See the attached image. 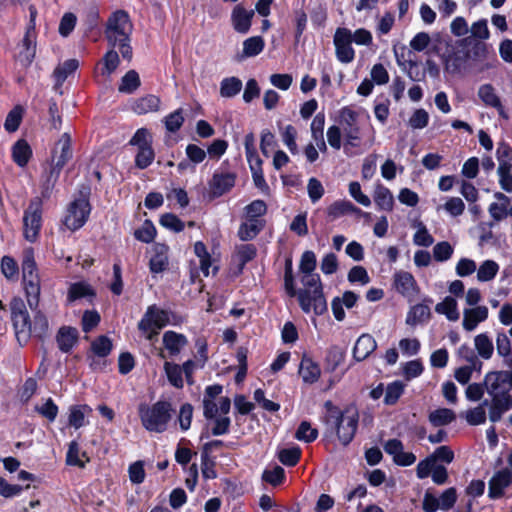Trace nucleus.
Instances as JSON below:
<instances>
[{"label": "nucleus", "instance_id": "nucleus-57", "mask_svg": "<svg viewBox=\"0 0 512 512\" xmlns=\"http://www.w3.org/2000/svg\"><path fill=\"white\" fill-rule=\"evenodd\" d=\"M418 229L413 236V242L417 246L429 247L433 244L434 238L423 223H418Z\"/></svg>", "mask_w": 512, "mask_h": 512}, {"label": "nucleus", "instance_id": "nucleus-14", "mask_svg": "<svg viewBox=\"0 0 512 512\" xmlns=\"http://www.w3.org/2000/svg\"><path fill=\"white\" fill-rule=\"evenodd\" d=\"M254 15L253 9H246L242 4L235 5L230 18L233 29L237 33L247 34L250 31Z\"/></svg>", "mask_w": 512, "mask_h": 512}, {"label": "nucleus", "instance_id": "nucleus-52", "mask_svg": "<svg viewBox=\"0 0 512 512\" xmlns=\"http://www.w3.org/2000/svg\"><path fill=\"white\" fill-rule=\"evenodd\" d=\"M103 75H111L119 66L120 59L117 51L111 47L110 50L106 52L103 59Z\"/></svg>", "mask_w": 512, "mask_h": 512}, {"label": "nucleus", "instance_id": "nucleus-15", "mask_svg": "<svg viewBox=\"0 0 512 512\" xmlns=\"http://www.w3.org/2000/svg\"><path fill=\"white\" fill-rule=\"evenodd\" d=\"M235 184L233 173L216 171L208 183L209 192L213 197H220L227 193Z\"/></svg>", "mask_w": 512, "mask_h": 512}, {"label": "nucleus", "instance_id": "nucleus-59", "mask_svg": "<svg viewBox=\"0 0 512 512\" xmlns=\"http://www.w3.org/2000/svg\"><path fill=\"white\" fill-rule=\"evenodd\" d=\"M318 436V431L311 427L310 423L307 421H303L300 423L295 437L307 443L314 441Z\"/></svg>", "mask_w": 512, "mask_h": 512}, {"label": "nucleus", "instance_id": "nucleus-50", "mask_svg": "<svg viewBox=\"0 0 512 512\" xmlns=\"http://www.w3.org/2000/svg\"><path fill=\"white\" fill-rule=\"evenodd\" d=\"M93 295L94 293L88 284L78 282L70 286L67 298L70 302H73L75 300L84 297H91Z\"/></svg>", "mask_w": 512, "mask_h": 512}, {"label": "nucleus", "instance_id": "nucleus-43", "mask_svg": "<svg viewBox=\"0 0 512 512\" xmlns=\"http://www.w3.org/2000/svg\"><path fill=\"white\" fill-rule=\"evenodd\" d=\"M476 271L478 281L488 282L496 277L499 265L493 260H485Z\"/></svg>", "mask_w": 512, "mask_h": 512}, {"label": "nucleus", "instance_id": "nucleus-25", "mask_svg": "<svg viewBox=\"0 0 512 512\" xmlns=\"http://www.w3.org/2000/svg\"><path fill=\"white\" fill-rule=\"evenodd\" d=\"M78 330L74 327L64 326L57 333V344L62 352H69L78 341Z\"/></svg>", "mask_w": 512, "mask_h": 512}, {"label": "nucleus", "instance_id": "nucleus-5", "mask_svg": "<svg viewBox=\"0 0 512 512\" xmlns=\"http://www.w3.org/2000/svg\"><path fill=\"white\" fill-rule=\"evenodd\" d=\"M172 405L168 401H158L149 406L141 403L138 414L143 427L149 432L162 433L166 431L172 418Z\"/></svg>", "mask_w": 512, "mask_h": 512}, {"label": "nucleus", "instance_id": "nucleus-48", "mask_svg": "<svg viewBox=\"0 0 512 512\" xmlns=\"http://www.w3.org/2000/svg\"><path fill=\"white\" fill-rule=\"evenodd\" d=\"M404 384L401 381H394L387 385L384 392V403L395 404L404 392Z\"/></svg>", "mask_w": 512, "mask_h": 512}, {"label": "nucleus", "instance_id": "nucleus-40", "mask_svg": "<svg viewBox=\"0 0 512 512\" xmlns=\"http://www.w3.org/2000/svg\"><path fill=\"white\" fill-rule=\"evenodd\" d=\"M455 420V413L448 408H439L429 414V421L433 426H445Z\"/></svg>", "mask_w": 512, "mask_h": 512}, {"label": "nucleus", "instance_id": "nucleus-47", "mask_svg": "<svg viewBox=\"0 0 512 512\" xmlns=\"http://www.w3.org/2000/svg\"><path fill=\"white\" fill-rule=\"evenodd\" d=\"M164 370L167 375L168 381L176 388H182L184 381L182 378V368L178 364L171 362L164 363Z\"/></svg>", "mask_w": 512, "mask_h": 512}, {"label": "nucleus", "instance_id": "nucleus-33", "mask_svg": "<svg viewBox=\"0 0 512 512\" xmlns=\"http://www.w3.org/2000/svg\"><path fill=\"white\" fill-rule=\"evenodd\" d=\"M79 66V62L76 59H69L63 64L55 68L53 77L55 79L54 89L58 91L62 83L66 80L68 75L73 73Z\"/></svg>", "mask_w": 512, "mask_h": 512}, {"label": "nucleus", "instance_id": "nucleus-54", "mask_svg": "<svg viewBox=\"0 0 512 512\" xmlns=\"http://www.w3.org/2000/svg\"><path fill=\"white\" fill-rule=\"evenodd\" d=\"M134 236L141 242L150 243L156 236V229L150 220H146L143 225L134 232Z\"/></svg>", "mask_w": 512, "mask_h": 512}, {"label": "nucleus", "instance_id": "nucleus-19", "mask_svg": "<svg viewBox=\"0 0 512 512\" xmlns=\"http://www.w3.org/2000/svg\"><path fill=\"white\" fill-rule=\"evenodd\" d=\"M168 251L169 247L165 244L156 243L153 245V255L149 261V269L152 274L162 273L168 268Z\"/></svg>", "mask_w": 512, "mask_h": 512}, {"label": "nucleus", "instance_id": "nucleus-58", "mask_svg": "<svg viewBox=\"0 0 512 512\" xmlns=\"http://www.w3.org/2000/svg\"><path fill=\"white\" fill-rule=\"evenodd\" d=\"M92 351L98 357H106L112 350V342L106 336H100L91 344Z\"/></svg>", "mask_w": 512, "mask_h": 512}, {"label": "nucleus", "instance_id": "nucleus-12", "mask_svg": "<svg viewBox=\"0 0 512 512\" xmlns=\"http://www.w3.org/2000/svg\"><path fill=\"white\" fill-rule=\"evenodd\" d=\"M471 54L464 49L448 53L444 58V69L452 75H462L469 71Z\"/></svg>", "mask_w": 512, "mask_h": 512}, {"label": "nucleus", "instance_id": "nucleus-6", "mask_svg": "<svg viewBox=\"0 0 512 512\" xmlns=\"http://www.w3.org/2000/svg\"><path fill=\"white\" fill-rule=\"evenodd\" d=\"M22 284L27 304L31 310H36L40 302V277L34 259V250L28 247L23 252Z\"/></svg>", "mask_w": 512, "mask_h": 512}, {"label": "nucleus", "instance_id": "nucleus-10", "mask_svg": "<svg viewBox=\"0 0 512 512\" xmlns=\"http://www.w3.org/2000/svg\"><path fill=\"white\" fill-rule=\"evenodd\" d=\"M90 211L88 200L84 198L74 200L68 207V213L64 219L65 226L72 231L81 228L88 220Z\"/></svg>", "mask_w": 512, "mask_h": 512}, {"label": "nucleus", "instance_id": "nucleus-41", "mask_svg": "<svg viewBox=\"0 0 512 512\" xmlns=\"http://www.w3.org/2000/svg\"><path fill=\"white\" fill-rule=\"evenodd\" d=\"M496 157L499 162L498 168L501 171L503 169L512 170V147L505 142L498 144L496 150Z\"/></svg>", "mask_w": 512, "mask_h": 512}, {"label": "nucleus", "instance_id": "nucleus-26", "mask_svg": "<svg viewBox=\"0 0 512 512\" xmlns=\"http://www.w3.org/2000/svg\"><path fill=\"white\" fill-rule=\"evenodd\" d=\"M162 341L164 347L169 351L170 355L179 354L181 349L188 343L185 335L171 330L166 331L163 334Z\"/></svg>", "mask_w": 512, "mask_h": 512}, {"label": "nucleus", "instance_id": "nucleus-27", "mask_svg": "<svg viewBox=\"0 0 512 512\" xmlns=\"http://www.w3.org/2000/svg\"><path fill=\"white\" fill-rule=\"evenodd\" d=\"M374 202L379 210L392 211L394 197L392 192L382 184H377L373 193Z\"/></svg>", "mask_w": 512, "mask_h": 512}, {"label": "nucleus", "instance_id": "nucleus-1", "mask_svg": "<svg viewBox=\"0 0 512 512\" xmlns=\"http://www.w3.org/2000/svg\"><path fill=\"white\" fill-rule=\"evenodd\" d=\"M484 386L491 397L489 420L496 423L512 409V369L488 372L484 377Z\"/></svg>", "mask_w": 512, "mask_h": 512}, {"label": "nucleus", "instance_id": "nucleus-4", "mask_svg": "<svg viewBox=\"0 0 512 512\" xmlns=\"http://www.w3.org/2000/svg\"><path fill=\"white\" fill-rule=\"evenodd\" d=\"M301 282L304 286L298 292L301 309L305 313L313 311L316 315L324 314L327 311V302L323 294L320 276L313 272L305 273Z\"/></svg>", "mask_w": 512, "mask_h": 512}, {"label": "nucleus", "instance_id": "nucleus-2", "mask_svg": "<svg viewBox=\"0 0 512 512\" xmlns=\"http://www.w3.org/2000/svg\"><path fill=\"white\" fill-rule=\"evenodd\" d=\"M133 23L125 10H116L107 19L105 38L113 49L118 48L122 57L128 61L132 59L131 35Z\"/></svg>", "mask_w": 512, "mask_h": 512}, {"label": "nucleus", "instance_id": "nucleus-36", "mask_svg": "<svg viewBox=\"0 0 512 512\" xmlns=\"http://www.w3.org/2000/svg\"><path fill=\"white\" fill-rule=\"evenodd\" d=\"M474 346L481 358L489 360L492 357L494 346L492 340L486 333H481L475 336Z\"/></svg>", "mask_w": 512, "mask_h": 512}, {"label": "nucleus", "instance_id": "nucleus-3", "mask_svg": "<svg viewBox=\"0 0 512 512\" xmlns=\"http://www.w3.org/2000/svg\"><path fill=\"white\" fill-rule=\"evenodd\" d=\"M327 408L326 424L335 430L343 445L349 444L357 430L359 414L355 407H347L343 412L330 401L325 403Z\"/></svg>", "mask_w": 512, "mask_h": 512}, {"label": "nucleus", "instance_id": "nucleus-55", "mask_svg": "<svg viewBox=\"0 0 512 512\" xmlns=\"http://www.w3.org/2000/svg\"><path fill=\"white\" fill-rule=\"evenodd\" d=\"M454 249L447 241L437 243L433 247V257L438 262L448 261L453 255Z\"/></svg>", "mask_w": 512, "mask_h": 512}, {"label": "nucleus", "instance_id": "nucleus-9", "mask_svg": "<svg viewBox=\"0 0 512 512\" xmlns=\"http://www.w3.org/2000/svg\"><path fill=\"white\" fill-rule=\"evenodd\" d=\"M169 322L170 312L153 304L148 306L138 323V329L147 334V339L152 340Z\"/></svg>", "mask_w": 512, "mask_h": 512}, {"label": "nucleus", "instance_id": "nucleus-34", "mask_svg": "<svg viewBox=\"0 0 512 512\" xmlns=\"http://www.w3.org/2000/svg\"><path fill=\"white\" fill-rule=\"evenodd\" d=\"M477 95L485 106L492 108H500V97L496 93V89L490 83L479 86Z\"/></svg>", "mask_w": 512, "mask_h": 512}, {"label": "nucleus", "instance_id": "nucleus-61", "mask_svg": "<svg viewBox=\"0 0 512 512\" xmlns=\"http://www.w3.org/2000/svg\"><path fill=\"white\" fill-rule=\"evenodd\" d=\"M345 145L359 147L361 142L360 129L358 126L348 123L344 128Z\"/></svg>", "mask_w": 512, "mask_h": 512}, {"label": "nucleus", "instance_id": "nucleus-37", "mask_svg": "<svg viewBox=\"0 0 512 512\" xmlns=\"http://www.w3.org/2000/svg\"><path fill=\"white\" fill-rule=\"evenodd\" d=\"M262 228L263 224L259 219L248 218V221L240 226L238 236L243 241L251 240L258 235Z\"/></svg>", "mask_w": 512, "mask_h": 512}, {"label": "nucleus", "instance_id": "nucleus-64", "mask_svg": "<svg viewBox=\"0 0 512 512\" xmlns=\"http://www.w3.org/2000/svg\"><path fill=\"white\" fill-rule=\"evenodd\" d=\"M160 224L173 232H181L184 229V223L172 213L162 215Z\"/></svg>", "mask_w": 512, "mask_h": 512}, {"label": "nucleus", "instance_id": "nucleus-16", "mask_svg": "<svg viewBox=\"0 0 512 512\" xmlns=\"http://www.w3.org/2000/svg\"><path fill=\"white\" fill-rule=\"evenodd\" d=\"M393 285L398 293L404 297H411L418 291V285L414 276L407 271H397L393 276Z\"/></svg>", "mask_w": 512, "mask_h": 512}, {"label": "nucleus", "instance_id": "nucleus-23", "mask_svg": "<svg viewBox=\"0 0 512 512\" xmlns=\"http://www.w3.org/2000/svg\"><path fill=\"white\" fill-rule=\"evenodd\" d=\"M377 348L376 340L370 334H362L353 348V357L357 361L365 360Z\"/></svg>", "mask_w": 512, "mask_h": 512}, {"label": "nucleus", "instance_id": "nucleus-11", "mask_svg": "<svg viewBox=\"0 0 512 512\" xmlns=\"http://www.w3.org/2000/svg\"><path fill=\"white\" fill-rule=\"evenodd\" d=\"M333 42L336 58L341 63H351L355 58V50L352 47L351 30L344 27L337 28Z\"/></svg>", "mask_w": 512, "mask_h": 512}, {"label": "nucleus", "instance_id": "nucleus-53", "mask_svg": "<svg viewBox=\"0 0 512 512\" xmlns=\"http://www.w3.org/2000/svg\"><path fill=\"white\" fill-rule=\"evenodd\" d=\"M301 456V450L298 447L282 449L278 453L279 461L286 466H295Z\"/></svg>", "mask_w": 512, "mask_h": 512}, {"label": "nucleus", "instance_id": "nucleus-28", "mask_svg": "<svg viewBox=\"0 0 512 512\" xmlns=\"http://www.w3.org/2000/svg\"><path fill=\"white\" fill-rule=\"evenodd\" d=\"M361 210L348 200H338L327 208V215L331 220H336L344 215L360 213Z\"/></svg>", "mask_w": 512, "mask_h": 512}, {"label": "nucleus", "instance_id": "nucleus-63", "mask_svg": "<svg viewBox=\"0 0 512 512\" xmlns=\"http://www.w3.org/2000/svg\"><path fill=\"white\" fill-rule=\"evenodd\" d=\"M477 270L476 262L469 258H461L455 267V272L459 277H467Z\"/></svg>", "mask_w": 512, "mask_h": 512}, {"label": "nucleus", "instance_id": "nucleus-35", "mask_svg": "<svg viewBox=\"0 0 512 512\" xmlns=\"http://www.w3.org/2000/svg\"><path fill=\"white\" fill-rule=\"evenodd\" d=\"M435 311L445 315L449 321H457L460 317L457 301L451 296H446L442 302L437 303Z\"/></svg>", "mask_w": 512, "mask_h": 512}, {"label": "nucleus", "instance_id": "nucleus-13", "mask_svg": "<svg viewBox=\"0 0 512 512\" xmlns=\"http://www.w3.org/2000/svg\"><path fill=\"white\" fill-rule=\"evenodd\" d=\"M71 158V136L68 132H64L52 150V166L62 170Z\"/></svg>", "mask_w": 512, "mask_h": 512}, {"label": "nucleus", "instance_id": "nucleus-24", "mask_svg": "<svg viewBox=\"0 0 512 512\" xmlns=\"http://www.w3.org/2000/svg\"><path fill=\"white\" fill-rule=\"evenodd\" d=\"M496 351L502 358L503 365L512 368V347L508 335L504 331H498L496 334Z\"/></svg>", "mask_w": 512, "mask_h": 512}, {"label": "nucleus", "instance_id": "nucleus-60", "mask_svg": "<svg viewBox=\"0 0 512 512\" xmlns=\"http://www.w3.org/2000/svg\"><path fill=\"white\" fill-rule=\"evenodd\" d=\"M184 122L183 110L177 109L174 112L167 115L164 119V124L169 132L178 131Z\"/></svg>", "mask_w": 512, "mask_h": 512}, {"label": "nucleus", "instance_id": "nucleus-20", "mask_svg": "<svg viewBox=\"0 0 512 512\" xmlns=\"http://www.w3.org/2000/svg\"><path fill=\"white\" fill-rule=\"evenodd\" d=\"M433 299L424 297L422 303L412 306L407 314L406 323L411 326L427 322L431 316L430 304Z\"/></svg>", "mask_w": 512, "mask_h": 512}, {"label": "nucleus", "instance_id": "nucleus-8", "mask_svg": "<svg viewBox=\"0 0 512 512\" xmlns=\"http://www.w3.org/2000/svg\"><path fill=\"white\" fill-rule=\"evenodd\" d=\"M43 204L40 198H32L23 213V236L28 242L34 243L39 237L42 227Z\"/></svg>", "mask_w": 512, "mask_h": 512}, {"label": "nucleus", "instance_id": "nucleus-42", "mask_svg": "<svg viewBox=\"0 0 512 512\" xmlns=\"http://www.w3.org/2000/svg\"><path fill=\"white\" fill-rule=\"evenodd\" d=\"M265 47L264 39L261 36L249 37L243 42V56L254 57L259 55Z\"/></svg>", "mask_w": 512, "mask_h": 512}, {"label": "nucleus", "instance_id": "nucleus-7", "mask_svg": "<svg viewBox=\"0 0 512 512\" xmlns=\"http://www.w3.org/2000/svg\"><path fill=\"white\" fill-rule=\"evenodd\" d=\"M11 319L19 343H26L32 335V321L24 301L14 297L10 302Z\"/></svg>", "mask_w": 512, "mask_h": 512}, {"label": "nucleus", "instance_id": "nucleus-32", "mask_svg": "<svg viewBox=\"0 0 512 512\" xmlns=\"http://www.w3.org/2000/svg\"><path fill=\"white\" fill-rule=\"evenodd\" d=\"M160 99L154 95H147L136 99L132 104V110L139 115L155 112L159 109Z\"/></svg>", "mask_w": 512, "mask_h": 512}, {"label": "nucleus", "instance_id": "nucleus-38", "mask_svg": "<svg viewBox=\"0 0 512 512\" xmlns=\"http://www.w3.org/2000/svg\"><path fill=\"white\" fill-rule=\"evenodd\" d=\"M213 421V427L211 429V435L220 436L225 435L229 432L231 426V419L227 415H223L220 417H215V419H211ZM210 433L208 430H204L201 433V439L209 438Z\"/></svg>", "mask_w": 512, "mask_h": 512}, {"label": "nucleus", "instance_id": "nucleus-18", "mask_svg": "<svg viewBox=\"0 0 512 512\" xmlns=\"http://www.w3.org/2000/svg\"><path fill=\"white\" fill-rule=\"evenodd\" d=\"M488 315V308L484 305L464 309L462 321L463 329L468 332L474 331L479 323L487 320Z\"/></svg>", "mask_w": 512, "mask_h": 512}, {"label": "nucleus", "instance_id": "nucleus-62", "mask_svg": "<svg viewBox=\"0 0 512 512\" xmlns=\"http://www.w3.org/2000/svg\"><path fill=\"white\" fill-rule=\"evenodd\" d=\"M35 410L50 422H53L58 415V406L51 398L46 399L41 406H36Z\"/></svg>", "mask_w": 512, "mask_h": 512}, {"label": "nucleus", "instance_id": "nucleus-49", "mask_svg": "<svg viewBox=\"0 0 512 512\" xmlns=\"http://www.w3.org/2000/svg\"><path fill=\"white\" fill-rule=\"evenodd\" d=\"M23 116L21 106H15L6 116L4 128L7 132L12 133L18 130Z\"/></svg>", "mask_w": 512, "mask_h": 512}, {"label": "nucleus", "instance_id": "nucleus-39", "mask_svg": "<svg viewBox=\"0 0 512 512\" xmlns=\"http://www.w3.org/2000/svg\"><path fill=\"white\" fill-rule=\"evenodd\" d=\"M140 84L139 74L135 70H129L122 77L118 90L121 93L131 94L139 88Z\"/></svg>", "mask_w": 512, "mask_h": 512}, {"label": "nucleus", "instance_id": "nucleus-56", "mask_svg": "<svg viewBox=\"0 0 512 512\" xmlns=\"http://www.w3.org/2000/svg\"><path fill=\"white\" fill-rule=\"evenodd\" d=\"M154 157L155 153L151 146L140 148L135 157V165L139 169H145L152 164Z\"/></svg>", "mask_w": 512, "mask_h": 512}, {"label": "nucleus", "instance_id": "nucleus-44", "mask_svg": "<svg viewBox=\"0 0 512 512\" xmlns=\"http://www.w3.org/2000/svg\"><path fill=\"white\" fill-rule=\"evenodd\" d=\"M242 88V82L237 77L224 78L220 84V95L224 98L236 96Z\"/></svg>", "mask_w": 512, "mask_h": 512}, {"label": "nucleus", "instance_id": "nucleus-45", "mask_svg": "<svg viewBox=\"0 0 512 512\" xmlns=\"http://www.w3.org/2000/svg\"><path fill=\"white\" fill-rule=\"evenodd\" d=\"M489 404V401L486 399L480 405L473 409H469L465 413V419L470 425H480L486 422V411L485 406Z\"/></svg>", "mask_w": 512, "mask_h": 512}, {"label": "nucleus", "instance_id": "nucleus-29", "mask_svg": "<svg viewBox=\"0 0 512 512\" xmlns=\"http://www.w3.org/2000/svg\"><path fill=\"white\" fill-rule=\"evenodd\" d=\"M32 156V149L28 142L19 139L12 147L13 161L20 167H25Z\"/></svg>", "mask_w": 512, "mask_h": 512}, {"label": "nucleus", "instance_id": "nucleus-22", "mask_svg": "<svg viewBox=\"0 0 512 512\" xmlns=\"http://www.w3.org/2000/svg\"><path fill=\"white\" fill-rule=\"evenodd\" d=\"M202 404L205 419H215L218 412L227 415L231 408V400L228 397H220L218 404L215 400L203 399Z\"/></svg>", "mask_w": 512, "mask_h": 512}, {"label": "nucleus", "instance_id": "nucleus-46", "mask_svg": "<svg viewBox=\"0 0 512 512\" xmlns=\"http://www.w3.org/2000/svg\"><path fill=\"white\" fill-rule=\"evenodd\" d=\"M34 312L33 321H32V334L41 338L43 337L49 328L48 320L44 313L39 310V306L36 310H32Z\"/></svg>", "mask_w": 512, "mask_h": 512}, {"label": "nucleus", "instance_id": "nucleus-17", "mask_svg": "<svg viewBox=\"0 0 512 512\" xmlns=\"http://www.w3.org/2000/svg\"><path fill=\"white\" fill-rule=\"evenodd\" d=\"M512 483V473L505 468L496 472L489 481L488 495L492 499L502 497L504 490Z\"/></svg>", "mask_w": 512, "mask_h": 512}, {"label": "nucleus", "instance_id": "nucleus-51", "mask_svg": "<svg viewBox=\"0 0 512 512\" xmlns=\"http://www.w3.org/2000/svg\"><path fill=\"white\" fill-rule=\"evenodd\" d=\"M282 141L292 154H298V146L296 143L297 130L293 125L285 126L281 131Z\"/></svg>", "mask_w": 512, "mask_h": 512}, {"label": "nucleus", "instance_id": "nucleus-30", "mask_svg": "<svg viewBox=\"0 0 512 512\" xmlns=\"http://www.w3.org/2000/svg\"><path fill=\"white\" fill-rule=\"evenodd\" d=\"M92 412L90 406L86 404L73 405L69 408L68 422L75 429H79L86 424L85 418Z\"/></svg>", "mask_w": 512, "mask_h": 512}, {"label": "nucleus", "instance_id": "nucleus-21", "mask_svg": "<svg viewBox=\"0 0 512 512\" xmlns=\"http://www.w3.org/2000/svg\"><path fill=\"white\" fill-rule=\"evenodd\" d=\"M61 170L51 166L49 171H46L40 181V195L35 196L34 198H40L41 204L44 203V201H47L50 199L52 195L53 188L55 184L58 181L59 175Z\"/></svg>", "mask_w": 512, "mask_h": 512}, {"label": "nucleus", "instance_id": "nucleus-31", "mask_svg": "<svg viewBox=\"0 0 512 512\" xmlns=\"http://www.w3.org/2000/svg\"><path fill=\"white\" fill-rule=\"evenodd\" d=\"M299 374L305 383L312 384L319 379L321 370L310 358L304 357L300 363Z\"/></svg>", "mask_w": 512, "mask_h": 512}]
</instances>
